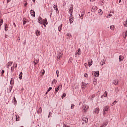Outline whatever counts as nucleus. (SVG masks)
<instances>
[{"mask_svg":"<svg viewBox=\"0 0 127 127\" xmlns=\"http://www.w3.org/2000/svg\"><path fill=\"white\" fill-rule=\"evenodd\" d=\"M109 108H110V107L109 106H106L104 107L103 110V114L104 116H105V115H106V112H107L108 111Z\"/></svg>","mask_w":127,"mask_h":127,"instance_id":"obj_1","label":"nucleus"},{"mask_svg":"<svg viewBox=\"0 0 127 127\" xmlns=\"http://www.w3.org/2000/svg\"><path fill=\"white\" fill-rule=\"evenodd\" d=\"M74 21V16L72 14V13H70V16L69 17V22L70 24H72Z\"/></svg>","mask_w":127,"mask_h":127,"instance_id":"obj_2","label":"nucleus"},{"mask_svg":"<svg viewBox=\"0 0 127 127\" xmlns=\"http://www.w3.org/2000/svg\"><path fill=\"white\" fill-rule=\"evenodd\" d=\"M62 89V85H59L58 87H56L55 88V93L56 94L58 91H59L60 90H61Z\"/></svg>","mask_w":127,"mask_h":127,"instance_id":"obj_3","label":"nucleus"},{"mask_svg":"<svg viewBox=\"0 0 127 127\" xmlns=\"http://www.w3.org/2000/svg\"><path fill=\"white\" fill-rule=\"evenodd\" d=\"M12 63H13V62H11V61L9 62L7 64H6V66H6V68H7V69H9V67L11 66H12Z\"/></svg>","mask_w":127,"mask_h":127,"instance_id":"obj_4","label":"nucleus"},{"mask_svg":"<svg viewBox=\"0 0 127 127\" xmlns=\"http://www.w3.org/2000/svg\"><path fill=\"white\" fill-rule=\"evenodd\" d=\"M38 22H39L40 23V24H43V20H42V18H41V17H39L38 18Z\"/></svg>","mask_w":127,"mask_h":127,"instance_id":"obj_5","label":"nucleus"},{"mask_svg":"<svg viewBox=\"0 0 127 127\" xmlns=\"http://www.w3.org/2000/svg\"><path fill=\"white\" fill-rule=\"evenodd\" d=\"M97 9H98V7L96 6H93L91 9V11L92 12H95V11H97Z\"/></svg>","mask_w":127,"mask_h":127,"instance_id":"obj_6","label":"nucleus"},{"mask_svg":"<svg viewBox=\"0 0 127 127\" xmlns=\"http://www.w3.org/2000/svg\"><path fill=\"white\" fill-rule=\"evenodd\" d=\"M30 12L32 16H33V17H35V12L34 10H31L30 11Z\"/></svg>","mask_w":127,"mask_h":127,"instance_id":"obj_7","label":"nucleus"},{"mask_svg":"<svg viewBox=\"0 0 127 127\" xmlns=\"http://www.w3.org/2000/svg\"><path fill=\"white\" fill-rule=\"evenodd\" d=\"M99 112H100V109H99V108L94 109V112L95 113V114H99Z\"/></svg>","mask_w":127,"mask_h":127,"instance_id":"obj_8","label":"nucleus"},{"mask_svg":"<svg viewBox=\"0 0 127 127\" xmlns=\"http://www.w3.org/2000/svg\"><path fill=\"white\" fill-rule=\"evenodd\" d=\"M107 96H108V92L107 91H105L104 93V94H103L101 96V98H106L107 97Z\"/></svg>","mask_w":127,"mask_h":127,"instance_id":"obj_9","label":"nucleus"},{"mask_svg":"<svg viewBox=\"0 0 127 127\" xmlns=\"http://www.w3.org/2000/svg\"><path fill=\"white\" fill-rule=\"evenodd\" d=\"M100 75V72H99V71H96L94 72V75L95 76V77H98Z\"/></svg>","mask_w":127,"mask_h":127,"instance_id":"obj_10","label":"nucleus"},{"mask_svg":"<svg viewBox=\"0 0 127 127\" xmlns=\"http://www.w3.org/2000/svg\"><path fill=\"white\" fill-rule=\"evenodd\" d=\"M82 120L85 122V124H87V123H88V118H86V117H83L82 118Z\"/></svg>","mask_w":127,"mask_h":127,"instance_id":"obj_11","label":"nucleus"},{"mask_svg":"<svg viewBox=\"0 0 127 127\" xmlns=\"http://www.w3.org/2000/svg\"><path fill=\"white\" fill-rule=\"evenodd\" d=\"M43 24H46V25L48 24V22H47V19L45 18V20H43Z\"/></svg>","mask_w":127,"mask_h":127,"instance_id":"obj_12","label":"nucleus"},{"mask_svg":"<svg viewBox=\"0 0 127 127\" xmlns=\"http://www.w3.org/2000/svg\"><path fill=\"white\" fill-rule=\"evenodd\" d=\"M35 33L36 35H37V36H38L39 35H40V31L37 30L35 31Z\"/></svg>","mask_w":127,"mask_h":127,"instance_id":"obj_13","label":"nucleus"},{"mask_svg":"<svg viewBox=\"0 0 127 127\" xmlns=\"http://www.w3.org/2000/svg\"><path fill=\"white\" fill-rule=\"evenodd\" d=\"M105 62H106V60H102L100 63V64L101 66H103V65H105Z\"/></svg>","mask_w":127,"mask_h":127,"instance_id":"obj_14","label":"nucleus"},{"mask_svg":"<svg viewBox=\"0 0 127 127\" xmlns=\"http://www.w3.org/2000/svg\"><path fill=\"white\" fill-rule=\"evenodd\" d=\"M22 75H23L22 72H21L19 75V80H22Z\"/></svg>","mask_w":127,"mask_h":127,"instance_id":"obj_15","label":"nucleus"},{"mask_svg":"<svg viewBox=\"0 0 127 127\" xmlns=\"http://www.w3.org/2000/svg\"><path fill=\"white\" fill-rule=\"evenodd\" d=\"M84 14H85V13L84 12H82L81 15L79 14V16L80 17L81 19H83Z\"/></svg>","mask_w":127,"mask_h":127,"instance_id":"obj_16","label":"nucleus"},{"mask_svg":"<svg viewBox=\"0 0 127 127\" xmlns=\"http://www.w3.org/2000/svg\"><path fill=\"white\" fill-rule=\"evenodd\" d=\"M13 103L14 104L15 106L17 104V101H16V99L15 97H14V99L13 100Z\"/></svg>","mask_w":127,"mask_h":127,"instance_id":"obj_17","label":"nucleus"},{"mask_svg":"<svg viewBox=\"0 0 127 127\" xmlns=\"http://www.w3.org/2000/svg\"><path fill=\"white\" fill-rule=\"evenodd\" d=\"M108 122H105L104 124L103 123L100 127H105L106 126H107Z\"/></svg>","mask_w":127,"mask_h":127,"instance_id":"obj_18","label":"nucleus"},{"mask_svg":"<svg viewBox=\"0 0 127 127\" xmlns=\"http://www.w3.org/2000/svg\"><path fill=\"white\" fill-rule=\"evenodd\" d=\"M124 59V57L123 56H119V62H121V61H123V60Z\"/></svg>","mask_w":127,"mask_h":127,"instance_id":"obj_19","label":"nucleus"},{"mask_svg":"<svg viewBox=\"0 0 127 127\" xmlns=\"http://www.w3.org/2000/svg\"><path fill=\"white\" fill-rule=\"evenodd\" d=\"M10 84V85H12V84H14V79H13V78H11Z\"/></svg>","mask_w":127,"mask_h":127,"instance_id":"obj_20","label":"nucleus"},{"mask_svg":"<svg viewBox=\"0 0 127 127\" xmlns=\"http://www.w3.org/2000/svg\"><path fill=\"white\" fill-rule=\"evenodd\" d=\"M53 7L55 10H56V11H58V8H57V5H54L53 6Z\"/></svg>","mask_w":127,"mask_h":127,"instance_id":"obj_21","label":"nucleus"},{"mask_svg":"<svg viewBox=\"0 0 127 127\" xmlns=\"http://www.w3.org/2000/svg\"><path fill=\"white\" fill-rule=\"evenodd\" d=\"M119 83V80H114V81H113V84L114 85H117L118 83Z\"/></svg>","mask_w":127,"mask_h":127,"instance_id":"obj_22","label":"nucleus"},{"mask_svg":"<svg viewBox=\"0 0 127 127\" xmlns=\"http://www.w3.org/2000/svg\"><path fill=\"white\" fill-rule=\"evenodd\" d=\"M127 31H126L125 33H123V37H124V38H126V37H127Z\"/></svg>","mask_w":127,"mask_h":127,"instance_id":"obj_23","label":"nucleus"},{"mask_svg":"<svg viewBox=\"0 0 127 127\" xmlns=\"http://www.w3.org/2000/svg\"><path fill=\"white\" fill-rule=\"evenodd\" d=\"M98 13L100 15H102L103 14V11H102V9H99L98 11Z\"/></svg>","mask_w":127,"mask_h":127,"instance_id":"obj_24","label":"nucleus"},{"mask_svg":"<svg viewBox=\"0 0 127 127\" xmlns=\"http://www.w3.org/2000/svg\"><path fill=\"white\" fill-rule=\"evenodd\" d=\"M77 53L78 55H81V49L79 48L78 49V52H77Z\"/></svg>","mask_w":127,"mask_h":127,"instance_id":"obj_25","label":"nucleus"},{"mask_svg":"<svg viewBox=\"0 0 127 127\" xmlns=\"http://www.w3.org/2000/svg\"><path fill=\"white\" fill-rule=\"evenodd\" d=\"M62 28V24H61L59 27H58V31L60 32L61 31V29Z\"/></svg>","mask_w":127,"mask_h":127,"instance_id":"obj_26","label":"nucleus"},{"mask_svg":"<svg viewBox=\"0 0 127 127\" xmlns=\"http://www.w3.org/2000/svg\"><path fill=\"white\" fill-rule=\"evenodd\" d=\"M93 64V61L91 60V62H88V65H89V67H91V65H92Z\"/></svg>","mask_w":127,"mask_h":127,"instance_id":"obj_27","label":"nucleus"},{"mask_svg":"<svg viewBox=\"0 0 127 127\" xmlns=\"http://www.w3.org/2000/svg\"><path fill=\"white\" fill-rule=\"evenodd\" d=\"M16 121H19V116L18 115H16Z\"/></svg>","mask_w":127,"mask_h":127,"instance_id":"obj_28","label":"nucleus"},{"mask_svg":"<svg viewBox=\"0 0 127 127\" xmlns=\"http://www.w3.org/2000/svg\"><path fill=\"white\" fill-rule=\"evenodd\" d=\"M41 76H43V75L45 74V71L44 70V69H43L41 71Z\"/></svg>","mask_w":127,"mask_h":127,"instance_id":"obj_29","label":"nucleus"},{"mask_svg":"<svg viewBox=\"0 0 127 127\" xmlns=\"http://www.w3.org/2000/svg\"><path fill=\"white\" fill-rule=\"evenodd\" d=\"M66 97V93L63 94L62 96H61L62 99H64Z\"/></svg>","mask_w":127,"mask_h":127,"instance_id":"obj_30","label":"nucleus"},{"mask_svg":"<svg viewBox=\"0 0 127 127\" xmlns=\"http://www.w3.org/2000/svg\"><path fill=\"white\" fill-rule=\"evenodd\" d=\"M118 103V102L117 101H114L111 104L112 107H113V106H114V105H116V103Z\"/></svg>","mask_w":127,"mask_h":127,"instance_id":"obj_31","label":"nucleus"},{"mask_svg":"<svg viewBox=\"0 0 127 127\" xmlns=\"http://www.w3.org/2000/svg\"><path fill=\"white\" fill-rule=\"evenodd\" d=\"M57 58L60 59L61 58V54L59 53L57 55Z\"/></svg>","mask_w":127,"mask_h":127,"instance_id":"obj_32","label":"nucleus"},{"mask_svg":"<svg viewBox=\"0 0 127 127\" xmlns=\"http://www.w3.org/2000/svg\"><path fill=\"white\" fill-rule=\"evenodd\" d=\"M12 88H13V86H12V85L9 86V90L10 92H11V90H12Z\"/></svg>","mask_w":127,"mask_h":127,"instance_id":"obj_33","label":"nucleus"},{"mask_svg":"<svg viewBox=\"0 0 127 127\" xmlns=\"http://www.w3.org/2000/svg\"><path fill=\"white\" fill-rule=\"evenodd\" d=\"M42 112V109H41V107H40L38 111V113H40V114H41Z\"/></svg>","mask_w":127,"mask_h":127,"instance_id":"obj_34","label":"nucleus"},{"mask_svg":"<svg viewBox=\"0 0 127 127\" xmlns=\"http://www.w3.org/2000/svg\"><path fill=\"white\" fill-rule=\"evenodd\" d=\"M69 11H70V13L72 14L73 13V9H72V7H70V8L69 9Z\"/></svg>","mask_w":127,"mask_h":127,"instance_id":"obj_35","label":"nucleus"},{"mask_svg":"<svg viewBox=\"0 0 127 127\" xmlns=\"http://www.w3.org/2000/svg\"><path fill=\"white\" fill-rule=\"evenodd\" d=\"M93 84L94 85V86H96V85H97V80H94L93 81Z\"/></svg>","mask_w":127,"mask_h":127,"instance_id":"obj_36","label":"nucleus"},{"mask_svg":"<svg viewBox=\"0 0 127 127\" xmlns=\"http://www.w3.org/2000/svg\"><path fill=\"white\" fill-rule=\"evenodd\" d=\"M63 127H70V126H69L68 125L64 123V125H63Z\"/></svg>","mask_w":127,"mask_h":127,"instance_id":"obj_37","label":"nucleus"},{"mask_svg":"<svg viewBox=\"0 0 127 127\" xmlns=\"http://www.w3.org/2000/svg\"><path fill=\"white\" fill-rule=\"evenodd\" d=\"M110 29H111V30H114V29H115L114 26L113 25L110 26Z\"/></svg>","mask_w":127,"mask_h":127,"instance_id":"obj_38","label":"nucleus"},{"mask_svg":"<svg viewBox=\"0 0 127 127\" xmlns=\"http://www.w3.org/2000/svg\"><path fill=\"white\" fill-rule=\"evenodd\" d=\"M57 82V80L54 79L53 81L52 82V84H56Z\"/></svg>","mask_w":127,"mask_h":127,"instance_id":"obj_39","label":"nucleus"},{"mask_svg":"<svg viewBox=\"0 0 127 127\" xmlns=\"http://www.w3.org/2000/svg\"><path fill=\"white\" fill-rule=\"evenodd\" d=\"M7 24H6L5 25V31H7V30H8V29H7Z\"/></svg>","mask_w":127,"mask_h":127,"instance_id":"obj_40","label":"nucleus"},{"mask_svg":"<svg viewBox=\"0 0 127 127\" xmlns=\"http://www.w3.org/2000/svg\"><path fill=\"white\" fill-rule=\"evenodd\" d=\"M112 14H108V15L107 16V18H110V17H112Z\"/></svg>","mask_w":127,"mask_h":127,"instance_id":"obj_41","label":"nucleus"},{"mask_svg":"<svg viewBox=\"0 0 127 127\" xmlns=\"http://www.w3.org/2000/svg\"><path fill=\"white\" fill-rule=\"evenodd\" d=\"M52 90V87H49L48 89L47 90V92H50Z\"/></svg>","mask_w":127,"mask_h":127,"instance_id":"obj_42","label":"nucleus"},{"mask_svg":"<svg viewBox=\"0 0 127 127\" xmlns=\"http://www.w3.org/2000/svg\"><path fill=\"white\" fill-rule=\"evenodd\" d=\"M58 74H59V71H58V70H57L56 71V75H57V78H58V77H59V75H58Z\"/></svg>","mask_w":127,"mask_h":127,"instance_id":"obj_43","label":"nucleus"},{"mask_svg":"<svg viewBox=\"0 0 127 127\" xmlns=\"http://www.w3.org/2000/svg\"><path fill=\"white\" fill-rule=\"evenodd\" d=\"M124 26H125V27H127V20L125 22V23L124 24Z\"/></svg>","mask_w":127,"mask_h":127,"instance_id":"obj_44","label":"nucleus"},{"mask_svg":"<svg viewBox=\"0 0 127 127\" xmlns=\"http://www.w3.org/2000/svg\"><path fill=\"white\" fill-rule=\"evenodd\" d=\"M51 116H52V113L51 112H49V115L48 116V118H50Z\"/></svg>","mask_w":127,"mask_h":127,"instance_id":"obj_45","label":"nucleus"},{"mask_svg":"<svg viewBox=\"0 0 127 127\" xmlns=\"http://www.w3.org/2000/svg\"><path fill=\"white\" fill-rule=\"evenodd\" d=\"M23 25H25V24H26V21L24 20V19L23 20Z\"/></svg>","mask_w":127,"mask_h":127,"instance_id":"obj_46","label":"nucleus"},{"mask_svg":"<svg viewBox=\"0 0 127 127\" xmlns=\"http://www.w3.org/2000/svg\"><path fill=\"white\" fill-rule=\"evenodd\" d=\"M4 70H2L1 72V76L2 77L3 76V74H4Z\"/></svg>","mask_w":127,"mask_h":127,"instance_id":"obj_47","label":"nucleus"},{"mask_svg":"<svg viewBox=\"0 0 127 127\" xmlns=\"http://www.w3.org/2000/svg\"><path fill=\"white\" fill-rule=\"evenodd\" d=\"M11 71L12 73L14 72V68H13L12 67H11Z\"/></svg>","mask_w":127,"mask_h":127,"instance_id":"obj_48","label":"nucleus"},{"mask_svg":"<svg viewBox=\"0 0 127 127\" xmlns=\"http://www.w3.org/2000/svg\"><path fill=\"white\" fill-rule=\"evenodd\" d=\"M87 109H89V106L87 107H87H85V108H84V109H83L84 112H86V110Z\"/></svg>","mask_w":127,"mask_h":127,"instance_id":"obj_49","label":"nucleus"},{"mask_svg":"<svg viewBox=\"0 0 127 127\" xmlns=\"http://www.w3.org/2000/svg\"><path fill=\"white\" fill-rule=\"evenodd\" d=\"M74 107H75V105L74 104H71V109H73L74 108Z\"/></svg>","mask_w":127,"mask_h":127,"instance_id":"obj_50","label":"nucleus"},{"mask_svg":"<svg viewBox=\"0 0 127 127\" xmlns=\"http://www.w3.org/2000/svg\"><path fill=\"white\" fill-rule=\"evenodd\" d=\"M115 92L116 93H118L119 92V89L118 88L115 89Z\"/></svg>","mask_w":127,"mask_h":127,"instance_id":"obj_51","label":"nucleus"},{"mask_svg":"<svg viewBox=\"0 0 127 127\" xmlns=\"http://www.w3.org/2000/svg\"><path fill=\"white\" fill-rule=\"evenodd\" d=\"M84 77L85 78H88V74H87V73L84 74Z\"/></svg>","mask_w":127,"mask_h":127,"instance_id":"obj_52","label":"nucleus"},{"mask_svg":"<svg viewBox=\"0 0 127 127\" xmlns=\"http://www.w3.org/2000/svg\"><path fill=\"white\" fill-rule=\"evenodd\" d=\"M37 63H36V62H35V61H34V66H36V65H37Z\"/></svg>","mask_w":127,"mask_h":127,"instance_id":"obj_53","label":"nucleus"},{"mask_svg":"<svg viewBox=\"0 0 127 127\" xmlns=\"http://www.w3.org/2000/svg\"><path fill=\"white\" fill-rule=\"evenodd\" d=\"M95 97V95H92L91 97V99L93 100V98H94V97Z\"/></svg>","mask_w":127,"mask_h":127,"instance_id":"obj_54","label":"nucleus"},{"mask_svg":"<svg viewBox=\"0 0 127 127\" xmlns=\"http://www.w3.org/2000/svg\"><path fill=\"white\" fill-rule=\"evenodd\" d=\"M34 61H35V62H36V63H38V62H39V60H38V59H36V60H35Z\"/></svg>","mask_w":127,"mask_h":127,"instance_id":"obj_55","label":"nucleus"},{"mask_svg":"<svg viewBox=\"0 0 127 127\" xmlns=\"http://www.w3.org/2000/svg\"><path fill=\"white\" fill-rule=\"evenodd\" d=\"M75 57H78V54H77V52H76V53H75Z\"/></svg>","mask_w":127,"mask_h":127,"instance_id":"obj_56","label":"nucleus"},{"mask_svg":"<svg viewBox=\"0 0 127 127\" xmlns=\"http://www.w3.org/2000/svg\"><path fill=\"white\" fill-rule=\"evenodd\" d=\"M27 4H28L27 2H26L25 3V4H24V6H25V7L27 6Z\"/></svg>","mask_w":127,"mask_h":127,"instance_id":"obj_57","label":"nucleus"},{"mask_svg":"<svg viewBox=\"0 0 127 127\" xmlns=\"http://www.w3.org/2000/svg\"><path fill=\"white\" fill-rule=\"evenodd\" d=\"M67 36H68V37H70V36H71V34H70V33H67Z\"/></svg>","mask_w":127,"mask_h":127,"instance_id":"obj_58","label":"nucleus"},{"mask_svg":"<svg viewBox=\"0 0 127 127\" xmlns=\"http://www.w3.org/2000/svg\"><path fill=\"white\" fill-rule=\"evenodd\" d=\"M0 23L2 24V23H3V19H2L1 21H0Z\"/></svg>","mask_w":127,"mask_h":127,"instance_id":"obj_59","label":"nucleus"},{"mask_svg":"<svg viewBox=\"0 0 127 127\" xmlns=\"http://www.w3.org/2000/svg\"><path fill=\"white\" fill-rule=\"evenodd\" d=\"M104 2H105V1H102V4H101V5H104Z\"/></svg>","mask_w":127,"mask_h":127,"instance_id":"obj_60","label":"nucleus"},{"mask_svg":"<svg viewBox=\"0 0 127 127\" xmlns=\"http://www.w3.org/2000/svg\"><path fill=\"white\" fill-rule=\"evenodd\" d=\"M10 0H7V3H8V2H10Z\"/></svg>","mask_w":127,"mask_h":127,"instance_id":"obj_61","label":"nucleus"},{"mask_svg":"<svg viewBox=\"0 0 127 127\" xmlns=\"http://www.w3.org/2000/svg\"><path fill=\"white\" fill-rule=\"evenodd\" d=\"M121 0H118V2H119V3H121Z\"/></svg>","mask_w":127,"mask_h":127,"instance_id":"obj_62","label":"nucleus"},{"mask_svg":"<svg viewBox=\"0 0 127 127\" xmlns=\"http://www.w3.org/2000/svg\"><path fill=\"white\" fill-rule=\"evenodd\" d=\"M15 68H17V64H16L15 65Z\"/></svg>","mask_w":127,"mask_h":127,"instance_id":"obj_63","label":"nucleus"},{"mask_svg":"<svg viewBox=\"0 0 127 127\" xmlns=\"http://www.w3.org/2000/svg\"><path fill=\"white\" fill-rule=\"evenodd\" d=\"M50 14H52V11H50Z\"/></svg>","mask_w":127,"mask_h":127,"instance_id":"obj_64","label":"nucleus"}]
</instances>
